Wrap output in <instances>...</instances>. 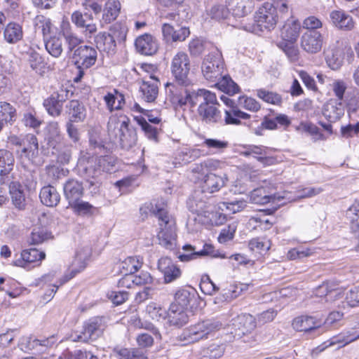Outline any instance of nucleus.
<instances>
[{
	"mask_svg": "<svg viewBox=\"0 0 359 359\" xmlns=\"http://www.w3.org/2000/svg\"><path fill=\"white\" fill-rule=\"evenodd\" d=\"M199 104L198 113L201 119L207 123H217L221 120V114L217 105L219 103L216 95L205 89H199L192 95L191 106Z\"/></svg>",
	"mask_w": 359,
	"mask_h": 359,
	"instance_id": "1",
	"label": "nucleus"
},
{
	"mask_svg": "<svg viewBox=\"0 0 359 359\" xmlns=\"http://www.w3.org/2000/svg\"><path fill=\"white\" fill-rule=\"evenodd\" d=\"M222 327V324L215 319L199 320L185 328L179 339L186 344L196 343L214 337Z\"/></svg>",
	"mask_w": 359,
	"mask_h": 359,
	"instance_id": "2",
	"label": "nucleus"
},
{
	"mask_svg": "<svg viewBox=\"0 0 359 359\" xmlns=\"http://www.w3.org/2000/svg\"><path fill=\"white\" fill-rule=\"evenodd\" d=\"M107 128L109 134L118 139L122 148L128 149L136 144L137 134L128 118H110Z\"/></svg>",
	"mask_w": 359,
	"mask_h": 359,
	"instance_id": "3",
	"label": "nucleus"
},
{
	"mask_svg": "<svg viewBox=\"0 0 359 359\" xmlns=\"http://www.w3.org/2000/svg\"><path fill=\"white\" fill-rule=\"evenodd\" d=\"M278 15L270 3H264L254 15L255 23L245 29L252 32L271 30L275 28L278 22Z\"/></svg>",
	"mask_w": 359,
	"mask_h": 359,
	"instance_id": "4",
	"label": "nucleus"
},
{
	"mask_svg": "<svg viewBox=\"0 0 359 359\" xmlns=\"http://www.w3.org/2000/svg\"><path fill=\"white\" fill-rule=\"evenodd\" d=\"M72 57L77 68L74 81L79 82L83 77L85 71L95 65L97 53L96 49L91 46H81L74 50Z\"/></svg>",
	"mask_w": 359,
	"mask_h": 359,
	"instance_id": "5",
	"label": "nucleus"
},
{
	"mask_svg": "<svg viewBox=\"0 0 359 359\" xmlns=\"http://www.w3.org/2000/svg\"><path fill=\"white\" fill-rule=\"evenodd\" d=\"M224 61L221 52L217 48H213L207 54L201 65V71L206 80L215 82L222 75Z\"/></svg>",
	"mask_w": 359,
	"mask_h": 359,
	"instance_id": "6",
	"label": "nucleus"
},
{
	"mask_svg": "<svg viewBox=\"0 0 359 359\" xmlns=\"http://www.w3.org/2000/svg\"><path fill=\"white\" fill-rule=\"evenodd\" d=\"M77 166L82 176L89 182L90 187H99L100 183L98 177L102 173L97 164L96 157L91 156L88 153H82L78 160Z\"/></svg>",
	"mask_w": 359,
	"mask_h": 359,
	"instance_id": "7",
	"label": "nucleus"
},
{
	"mask_svg": "<svg viewBox=\"0 0 359 359\" xmlns=\"http://www.w3.org/2000/svg\"><path fill=\"white\" fill-rule=\"evenodd\" d=\"M190 85L184 86L179 84L175 80L173 83H167L165 90L168 100L174 105L175 107H182L187 102L191 104L192 95L196 94V92H191L188 87Z\"/></svg>",
	"mask_w": 359,
	"mask_h": 359,
	"instance_id": "8",
	"label": "nucleus"
},
{
	"mask_svg": "<svg viewBox=\"0 0 359 359\" xmlns=\"http://www.w3.org/2000/svg\"><path fill=\"white\" fill-rule=\"evenodd\" d=\"M171 72L176 82L184 86L191 85L188 79L190 70V60L187 53L178 52L174 55L171 62Z\"/></svg>",
	"mask_w": 359,
	"mask_h": 359,
	"instance_id": "9",
	"label": "nucleus"
},
{
	"mask_svg": "<svg viewBox=\"0 0 359 359\" xmlns=\"http://www.w3.org/2000/svg\"><path fill=\"white\" fill-rule=\"evenodd\" d=\"M104 325L101 318H94L86 322L83 326V330L79 334L72 335L74 341L87 342L89 340H95L102 335Z\"/></svg>",
	"mask_w": 359,
	"mask_h": 359,
	"instance_id": "10",
	"label": "nucleus"
},
{
	"mask_svg": "<svg viewBox=\"0 0 359 359\" xmlns=\"http://www.w3.org/2000/svg\"><path fill=\"white\" fill-rule=\"evenodd\" d=\"M160 231L158 233L159 244L167 249H172L175 246L176 226L172 218L164 217L163 222H159Z\"/></svg>",
	"mask_w": 359,
	"mask_h": 359,
	"instance_id": "11",
	"label": "nucleus"
},
{
	"mask_svg": "<svg viewBox=\"0 0 359 359\" xmlns=\"http://www.w3.org/2000/svg\"><path fill=\"white\" fill-rule=\"evenodd\" d=\"M71 20L75 26L81 29L83 33L87 37H91L97 30V25L93 22V18L91 14L82 13L79 11H76L71 15Z\"/></svg>",
	"mask_w": 359,
	"mask_h": 359,
	"instance_id": "12",
	"label": "nucleus"
},
{
	"mask_svg": "<svg viewBox=\"0 0 359 359\" xmlns=\"http://www.w3.org/2000/svg\"><path fill=\"white\" fill-rule=\"evenodd\" d=\"M359 339V330L351 328L343 332L337 336H334L330 339L325 341L323 344L316 348V351L321 352L326 348L338 344L339 348L343 347Z\"/></svg>",
	"mask_w": 359,
	"mask_h": 359,
	"instance_id": "13",
	"label": "nucleus"
},
{
	"mask_svg": "<svg viewBox=\"0 0 359 359\" xmlns=\"http://www.w3.org/2000/svg\"><path fill=\"white\" fill-rule=\"evenodd\" d=\"M187 206L191 212L198 215L209 217L212 215L213 217L217 215L212 212L211 205L203 199L202 191H195L187 201Z\"/></svg>",
	"mask_w": 359,
	"mask_h": 359,
	"instance_id": "14",
	"label": "nucleus"
},
{
	"mask_svg": "<svg viewBox=\"0 0 359 359\" xmlns=\"http://www.w3.org/2000/svg\"><path fill=\"white\" fill-rule=\"evenodd\" d=\"M323 38L317 31L305 32L301 38L302 48L309 53H316L321 50Z\"/></svg>",
	"mask_w": 359,
	"mask_h": 359,
	"instance_id": "15",
	"label": "nucleus"
},
{
	"mask_svg": "<svg viewBox=\"0 0 359 359\" xmlns=\"http://www.w3.org/2000/svg\"><path fill=\"white\" fill-rule=\"evenodd\" d=\"M60 34L65 39L67 54H72L74 50L83 43V39L76 34L68 22L62 23Z\"/></svg>",
	"mask_w": 359,
	"mask_h": 359,
	"instance_id": "16",
	"label": "nucleus"
},
{
	"mask_svg": "<svg viewBox=\"0 0 359 359\" xmlns=\"http://www.w3.org/2000/svg\"><path fill=\"white\" fill-rule=\"evenodd\" d=\"M158 268L164 276V281L170 283L181 276V271L168 257H161L158 262Z\"/></svg>",
	"mask_w": 359,
	"mask_h": 359,
	"instance_id": "17",
	"label": "nucleus"
},
{
	"mask_svg": "<svg viewBox=\"0 0 359 359\" xmlns=\"http://www.w3.org/2000/svg\"><path fill=\"white\" fill-rule=\"evenodd\" d=\"M158 79L151 74L149 80H143L140 86L142 99L147 102H154L158 94Z\"/></svg>",
	"mask_w": 359,
	"mask_h": 359,
	"instance_id": "18",
	"label": "nucleus"
},
{
	"mask_svg": "<svg viewBox=\"0 0 359 359\" xmlns=\"http://www.w3.org/2000/svg\"><path fill=\"white\" fill-rule=\"evenodd\" d=\"M90 256L91 249L88 247L82 248L77 251L75 259L72 263L73 269L72 271L71 276L69 278L65 277L64 280L60 282V285H63L65 283L72 278L77 273L83 270L86 268L87 262L89 260Z\"/></svg>",
	"mask_w": 359,
	"mask_h": 359,
	"instance_id": "19",
	"label": "nucleus"
},
{
	"mask_svg": "<svg viewBox=\"0 0 359 359\" xmlns=\"http://www.w3.org/2000/svg\"><path fill=\"white\" fill-rule=\"evenodd\" d=\"M321 324L320 319L309 316H301L293 320L292 325L296 331L310 332L318 330Z\"/></svg>",
	"mask_w": 359,
	"mask_h": 359,
	"instance_id": "20",
	"label": "nucleus"
},
{
	"mask_svg": "<svg viewBox=\"0 0 359 359\" xmlns=\"http://www.w3.org/2000/svg\"><path fill=\"white\" fill-rule=\"evenodd\" d=\"M63 191L65 198L69 205L81 199L84 193V189L81 182L76 180H68L63 185Z\"/></svg>",
	"mask_w": 359,
	"mask_h": 359,
	"instance_id": "21",
	"label": "nucleus"
},
{
	"mask_svg": "<svg viewBox=\"0 0 359 359\" xmlns=\"http://www.w3.org/2000/svg\"><path fill=\"white\" fill-rule=\"evenodd\" d=\"M344 114V105L342 101L330 99L323 107V115L330 121L339 120Z\"/></svg>",
	"mask_w": 359,
	"mask_h": 359,
	"instance_id": "22",
	"label": "nucleus"
},
{
	"mask_svg": "<svg viewBox=\"0 0 359 359\" xmlns=\"http://www.w3.org/2000/svg\"><path fill=\"white\" fill-rule=\"evenodd\" d=\"M162 33L164 39L169 42L184 41L189 36L190 32L187 27H182L177 29L170 23L164 22L162 25Z\"/></svg>",
	"mask_w": 359,
	"mask_h": 359,
	"instance_id": "23",
	"label": "nucleus"
},
{
	"mask_svg": "<svg viewBox=\"0 0 359 359\" xmlns=\"http://www.w3.org/2000/svg\"><path fill=\"white\" fill-rule=\"evenodd\" d=\"M226 175H219L211 172L207 173L202 183V192L212 194L218 191L225 184Z\"/></svg>",
	"mask_w": 359,
	"mask_h": 359,
	"instance_id": "24",
	"label": "nucleus"
},
{
	"mask_svg": "<svg viewBox=\"0 0 359 359\" xmlns=\"http://www.w3.org/2000/svg\"><path fill=\"white\" fill-rule=\"evenodd\" d=\"M46 140L49 147L59 151L63 140L59 123L56 121L49 122L46 128Z\"/></svg>",
	"mask_w": 359,
	"mask_h": 359,
	"instance_id": "25",
	"label": "nucleus"
},
{
	"mask_svg": "<svg viewBox=\"0 0 359 359\" xmlns=\"http://www.w3.org/2000/svg\"><path fill=\"white\" fill-rule=\"evenodd\" d=\"M24 62L26 70L31 69L41 74L43 67V58L33 48L29 47L27 50L24 51Z\"/></svg>",
	"mask_w": 359,
	"mask_h": 359,
	"instance_id": "26",
	"label": "nucleus"
},
{
	"mask_svg": "<svg viewBox=\"0 0 359 359\" xmlns=\"http://www.w3.org/2000/svg\"><path fill=\"white\" fill-rule=\"evenodd\" d=\"M135 47L139 53L145 55H152L158 50L157 43L150 34L139 36L135 41Z\"/></svg>",
	"mask_w": 359,
	"mask_h": 359,
	"instance_id": "27",
	"label": "nucleus"
},
{
	"mask_svg": "<svg viewBox=\"0 0 359 359\" xmlns=\"http://www.w3.org/2000/svg\"><path fill=\"white\" fill-rule=\"evenodd\" d=\"M342 290L337 287L334 282H325L320 285L316 290V295L320 297H324L322 300L325 302L334 301L341 297Z\"/></svg>",
	"mask_w": 359,
	"mask_h": 359,
	"instance_id": "28",
	"label": "nucleus"
},
{
	"mask_svg": "<svg viewBox=\"0 0 359 359\" xmlns=\"http://www.w3.org/2000/svg\"><path fill=\"white\" fill-rule=\"evenodd\" d=\"M228 6L233 16L242 18L252 12L255 4L252 0H230Z\"/></svg>",
	"mask_w": 359,
	"mask_h": 359,
	"instance_id": "29",
	"label": "nucleus"
},
{
	"mask_svg": "<svg viewBox=\"0 0 359 359\" xmlns=\"http://www.w3.org/2000/svg\"><path fill=\"white\" fill-rule=\"evenodd\" d=\"M67 113L69 115L68 121L79 123L83 122L86 118V109L84 104L76 100H72L66 105Z\"/></svg>",
	"mask_w": 359,
	"mask_h": 359,
	"instance_id": "30",
	"label": "nucleus"
},
{
	"mask_svg": "<svg viewBox=\"0 0 359 359\" xmlns=\"http://www.w3.org/2000/svg\"><path fill=\"white\" fill-rule=\"evenodd\" d=\"M168 321L170 325L180 327L187 324L189 321L187 313L184 308L177 305H171L167 313Z\"/></svg>",
	"mask_w": 359,
	"mask_h": 359,
	"instance_id": "31",
	"label": "nucleus"
},
{
	"mask_svg": "<svg viewBox=\"0 0 359 359\" xmlns=\"http://www.w3.org/2000/svg\"><path fill=\"white\" fill-rule=\"evenodd\" d=\"M330 17L332 24L339 29L351 30L354 27L352 17L344 11H332L330 13Z\"/></svg>",
	"mask_w": 359,
	"mask_h": 359,
	"instance_id": "32",
	"label": "nucleus"
},
{
	"mask_svg": "<svg viewBox=\"0 0 359 359\" xmlns=\"http://www.w3.org/2000/svg\"><path fill=\"white\" fill-rule=\"evenodd\" d=\"M97 48L107 54H114L116 48V43L108 33L100 32L95 37Z\"/></svg>",
	"mask_w": 359,
	"mask_h": 359,
	"instance_id": "33",
	"label": "nucleus"
},
{
	"mask_svg": "<svg viewBox=\"0 0 359 359\" xmlns=\"http://www.w3.org/2000/svg\"><path fill=\"white\" fill-rule=\"evenodd\" d=\"M45 257V252L36 248L24 250V269H30L39 266Z\"/></svg>",
	"mask_w": 359,
	"mask_h": 359,
	"instance_id": "34",
	"label": "nucleus"
},
{
	"mask_svg": "<svg viewBox=\"0 0 359 359\" xmlns=\"http://www.w3.org/2000/svg\"><path fill=\"white\" fill-rule=\"evenodd\" d=\"M39 198L41 203L48 207L56 206L60 201V196L57 189L50 185L41 189Z\"/></svg>",
	"mask_w": 359,
	"mask_h": 359,
	"instance_id": "35",
	"label": "nucleus"
},
{
	"mask_svg": "<svg viewBox=\"0 0 359 359\" xmlns=\"http://www.w3.org/2000/svg\"><path fill=\"white\" fill-rule=\"evenodd\" d=\"M196 292L193 287L182 288L175 293V305L181 308H187L196 300Z\"/></svg>",
	"mask_w": 359,
	"mask_h": 359,
	"instance_id": "36",
	"label": "nucleus"
},
{
	"mask_svg": "<svg viewBox=\"0 0 359 359\" xmlns=\"http://www.w3.org/2000/svg\"><path fill=\"white\" fill-rule=\"evenodd\" d=\"M16 118L15 109L8 102H0V132L7 123L12 124Z\"/></svg>",
	"mask_w": 359,
	"mask_h": 359,
	"instance_id": "37",
	"label": "nucleus"
},
{
	"mask_svg": "<svg viewBox=\"0 0 359 359\" xmlns=\"http://www.w3.org/2000/svg\"><path fill=\"white\" fill-rule=\"evenodd\" d=\"M204 155L205 152L201 149L184 148L177 152L175 160L177 161L179 163L187 164Z\"/></svg>",
	"mask_w": 359,
	"mask_h": 359,
	"instance_id": "38",
	"label": "nucleus"
},
{
	"mask_svg": "<svg viewBox=\"0 0 359 359\" xmlns=\"http://www.w3.org/2000/svg\"><path fill=\"white\" fill-rule=\"evenodd\" d=\"M221 100L229 107V109L225 110L224 121L226 124L240 125L241 121L239 120L238 111V106L235 102L229 97L222 95Z\"/></svg>",
	"mask_w": 359,
	"mask_h": 359,
	"instance_id": "39",
	"label": "nucleus"
},
{
	"mask_svg": "<svg viewBox=\"0 0 359 359\" xmlns=\"http://www.w3.org/2000/svg\"><path fill=\"white\" fill-rule=\"evenodd\" d=\"M121 10V4L118 0H108L103 9L102 20L106 23H110L118 17Z\"/></svg>",
	"mask_w": 359,
	"mask_h": 359,
	"instance_id": "40",
	"label": "nucleus"
},
{
	"mask_svg": "<svg viewBox=\"0 0 359 359\" xmlns=\"http://www.w3.org/2000/svg\"><path fill=\"white\" fill-rule=\"evenodd\" d=\"M142 266V259L139 257H128L120 263L121 273L134 274Z\"/></svg>",
	"mask_w": 359,
	"mask_h": 359,
	"instance_id": "41",
	"label": "nucleus"
},
{
	"mask_svg": "<svg viewBox=\"0 0 359 359\" xmlns=\"http://www.w3.org/2000/svg\"><path fill=\"white\" fill-rule=\"evenodd\" d=\"M114 352L119 359H147L146 351L137 348H114Z\"/></svg>",
	"mask_w": 359,
	"mask_h": 359,
	"instance_id": "42",
	"label": "nucleus"
},
{
	"mask_svg": "<svg viewBox=\"0 0 359 359\" xmlns=\"http://www.w3.org/2000/svg\"><path fill=\"white\" fill-rule=\"evenodd\" d=\"M22 37V29L20 25L15 22L8 24L4 30V38L11 43H16Z\"/></svg>",
	"mask_w": 359,
	"mask_h": 359,
	"instance_id": "43",
	"label": "nucleus"
},
{
	"mask_svg": "<svg viewBox=\"0 0 359 359\" xmlns=\"http://www.w3.org/2000/svg\"><path fill=\"white\" fill-rule=\"evenodd\" d=\"M14 158L10 151L0 149V175L5 176L13 170Z\"/></svg>",
	"mask_w": 359,
	"mask_h": 359,
	"instance_id": "44",
	"label": "nucleus"
},
{
	"mask_svg": "<svg viewBox=\"0 0 359 359\" xmlns=\"http://www.w3.org/2000/svg\"><path fill=\"white\" fill-rule=\"evenodd\" d=\"M300 25L295 20L286 23L281 31L283 39L287 41H294L299 36Z\"/></svg>",
	"mask_w": 359,
	"mask_h": 359,
	"instance_id": "45",
	"label": "nucleus"
},
{
	"mask_svg": "<svg viewBox=\"0 0 359 359\" xmlns=\"http://www.w3.org/2000/svg\"><path fill=\"white\" fill-rule=\"evenodd\" d=\"M346 217L351 222L352 231H359V198L356 199L346 210Z\"/></svg>",
	"mask_w": 359,
	"mask_h": 359,
	"instance_id": "46",
	"label": "nucleus"
},
{
	"mask_svg": "<svg viewBox=\"0 0 359 359\" xmlns=\"http://www.w3.org/2000/svg\"><path fill=\"white\" fill-rule=\"evenodd\" d=\"M235 323L243 334L250 332L256 327L255 318L252 315L248 313L238 316L235 320Z\"/></svg>",
	"mask_w": 359,
	"mask_h": 359,
	"instance_id": "47",
	"label": "nucleus"
},
{
	"mask_svg": "<svg viewBox=\"0 0 359 359\" xmlns=\"http://www.w3.org/2000/svg\"><path fill=\"white\" fill-rule=\"evenodd\" d=\"M216 83L218 88L229 95H234L239 91V86L229 76H222Z\"/></svg>",
	"mask_w": 359,
	"mask_h": 359,
	"instance_id": "48",
	"label": "nucleus"
},
{
	"mask_svg": "<svg viewBox=\"0 0 359 359\" xmlns=\"http://www.w3.org/2000/svg\"><path fill=\"white\" fill-rule=\"evenodd\" d=\"M150 212L158 217L159 222H163L164 217L172 218L165 210L166 204L163 199H154L148 203Z\"/></svg>",
	"mask_w": 359,
	"mask_h": 359,
	"instance_id": "49",
	"label": "nucleus"
},
{
	"mask_svg": "<svg viewBox=\"0 0 359 359\" xmlns=\"http://www.w3.org/2000/svg\"><path fill=\"white\" fill-rule=\"evenodd\" d=\"M45 46L46 50L55 57H60L63 51L62 40L58 36H53L46 41Z\"/></svg>",
	"mask_w": 359,
	"mask_h": 359,
	"instance_id": "50",
	"label": "nucleus"
},
{
	"mask_svg": "<svg viewBox=\"0 0 359 359\" xmlns=\"http://www.w3.org/2000/svg\"><path fill=\"white\" fill-rule=\"evenodd\" d=\"M9 193L13 204L19 210L22 209V187L20 182H12L9 185Z\"/></svg>",
	"mask_w": 359,
	"mask_h": 359,
	"instance_id": "51",
	"label": "nucleus"
},
{
	"mask_svg": "<svg viewBox=\"0 0 359 359\" xmlns=\"http://www.w3.org/2000/svg\"><path fill=\"white\" fill-rule=\"evenodd\" d=\"M51 237V233L48 231L45 227L38 226L33 229L29 242L32 245H38L48 240Z\"/></svg>",
	"mask_w": 359,
	"mask_h": 359,
	"instance_id": "52",
	"label": "nucleus"
},
{
	"mask_svg": "<svg viewBox=\"0 0 359 359\" xmlns=\"http://www.w3.org/2000/svg\"><path fill=\"white\" fill-rule=\"evenodd\" d=\"M250 201L255 204L264 205L273 199L272 195H269L263 187L254 189L250 196Z\"/></svg>",
	"mask_w": 359,
	"mask_h": 359,
	"instance_id": "53",
	"label": "nucleus"
},
{
	"mask_svg": "<svg viewBox=\"0 0 359 359\" xmlns=\"http://www.w3.org/2000/svg\"><path fill=\"white\" fill-rule=\"evenodd\" d=\"M74 212L79 215L90 216L92 215L95 208L88 202L81 201L80 199L69 205Z\"/></svg>",
	"mask_w": 359,
	"mask_h": 359,
	"instance_id": "54",
	"label": "nucleus"
},
{
	"mask_svg": "<svg viewBox=\"0 0 359 359\" xmlns=\"http://www.w3.org/2000/svg\"><path fill=\"white\" fill-rule=\"evenodd\" d=\"M203 145L206 147L211 154H217L226 149L228 147L229 143L224 140L207 138L203 141Z\"/></svg>",
	"mask_w": 359,
	"mask_h": 359,
	"instance_id": "55",
	"label": "nucleus"
},
{
	"mask_svg": "<svg viewBox=\"0 0 359 359\" xmlns=\"http://www.w3.org/2000/svg\"><path fill=\"white\" fill-rule=\"evenodd\" d=\"M146 311L153 320L156 321L165 319L168 313L165 308L154 302H151L147 306Z\"/></svg>",
	"mask_w": 359,
	"mask_h": 359,
	"instance_id": "56",
	"label": "nucleus"
},
{
	"mask_svg": "<svg viewBox=\"0 0 359 359\" xmlns=\"http://www.w3.org/2000/svg\"><path fill=\"white\" fill-rule=\"evenodd\" d=\"M257 96L263 101L272 104L280 105L282 103V97L279 94L263 88L257 90Z\"/></svg>",
	"mask_w": 359,
	"mask_h": 359,
	"instance_id": "57",
	"label": "nucleus"
},
{
	"mask_svg": "<svg viewBox=\"0 0 359 359\" xmlns=\"http://www.w3.org/2000/svg\"><path fill=\"white\" fill-rule=\"evenodd\" d=\"M43 105L48 114L52 116H59L62 113L63 104L51 95L50 97L44 100Z\"/></svg>",
	"mask_w": 359,
	"mask_h": 359,
	"instance_id": "58",
	"label": "nucleus"
},
{
	"mask_svg": "<svg viewBox=\"0 0 359 359\" xmlns=\"http://www.w3.org/2000/svg\"><path fill=\"white\" fill-rule=\"evenodd\" d=\"M184 251L187 253H179L177 257L181 262H189L190 260L198 258L200 256H205L208 254L205 250H202L199 252H193L194 248L191 245H186L183 247Z\"/></svg>",
	"mask_w": 359,
	"mask_h": 359,
	"instance_id": "59",
	"label": "nucleus"
},
{
	"mask_svg": "<svg viewBox=\"0 0 359 359\" xmlns=\"http://www.w3.org/2000/svg\"><path fill=\"white\" fill-rule=\"evenodd\" d=\"M34 26L36 30H40L43 36L50 34L51 22L50 19L43 15H37L34 20Z\"/></svg>",
	"mask_w": 359,
	"mask_h": 359,
	"instance_id": "60",
	"label": "nucleus"
},
{
	"mask_svg": "<svg viewBox=\"0 0 359 359\" xmlns=\"http://www.w3.org/2000/svg\"><path fill=\"white\" fill-rule=\"evenodd\" d=\"M207 15L213 20H220L229 15V9L223 5H214L207 10Z\"/></svg>",
	"mask_w": 359,
	"mask_h": 359,
	"instance_id": "61",
	"label": "nucleus"
},
{
	"mask_svg": "<svg viewBox=\"0 0 359 359\" xmlns=\"http://www.w3.org/2000/svg\"><path fill=\"white\" fill-rule=\"evenodd\" d=\"M138 124L141 126L142 130L144 132L145 135L151 140L158 141L157 128L151 126L147 121L142 117L137 119Z\"/></svg>",
	"mask_w": 359,
	"mask_h": 359,
	"instance_id": "62",
	"label": "nucleus"
},
{
	"mask_svg": "<svg viewBox=\"0 0 359 359\" xmlns=\"http://www.w3.org/2000/svg\"><path fill=\"white\" fill-rule=\"evenodd\" d=\"M248 246L251 250L262 253L268 251L271 244L270 241L265 238H255L250 241Z\"/></svg>",
	"mask_w": 359,
	"mask_h": 359,
	"instance_id": "63",
	"label": "nucleus"
},
{
	"mask_svg": "<svg viewBox=\"0 0 359 359\" xmlns=\"http://www.w3.org/2000/svg\"><path fill=\"white\" fill-rule=\"evenodd\" d=\"M224 353L222 346L216 344H212L203 351V358L207 359L220 358Z\"/></svg>",
	"mask_w": 359,
	"mask_h": 359,
	"instance_id": "64",
	"label": "nucleus"
}]
</instances>
